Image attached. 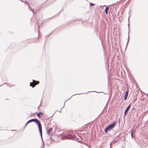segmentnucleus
<instances>
[{
  "label": "nucleus",
  "instance_id": "1",
  "mask_svg": "<svg viewBox=\"0 0 148 148\" xmlns=\"http://www.w3.org/2000/svg\"><path fill=\"white\" fill-rule=\"evenodd\" d=\"M32 122H34L38 125L39 130V132L41 136H42V127L41 123L39 120L37 119H33L29 120L26 123L25 126H26L29 123Z\"/></svg>",
  "mask_w": 148,
  "mask_h": 148
},
{
  "label": "nucleus",
  "instance_id": "2",
  "mask_svg": "<svg viewBox=\"0 0 148 148\" xmlns=\"http://www.w3.org/2000/svg\"><path fill=\"white\" fill-rule=\"evenodd\" d=\"M62 138L64 139H76V136L73 134H71L66 135H64L62 136Z\"/></svg>",
  "mask_w": 148,
  "mask_h": 148
},
{
  "label": "nucleus",
  "instance_id": "3",
  "mask_svg": "<svg viewBox=\"0 0 148 148\" xmlns=\"http://www.w3.org/2000/svg\"><path fill=\"white\" fill-rule=\"evenodd\" d=\"M116 123V122L114 121L112 124L107 126L105 130V132L107 133L108 130H110L113 128L115 125Z\"/></svg>",
  "mask_w": 148,
  "mask_h": 148
},
{
  "label": "nucleus",
  "instance_id": "4",
  "mask_svg": "<svg viewBox=\"0 0 148 148\" xmlns=\"http://www.w3.org/2000/svg\"><path fill=\"white\" fill-rule=\"evenodd\" d=\"M39 83L38 81H36L34 80H32V82H30V86H32V88L34 87L36 85H38Z\"/></svg>",
  "mask_w": 148,
  "mask_h": 148
},
{
  "label": "nucleus",
  "instance_id": "5",
  "mask_svg": "<svg viewBox=\"0 0 148 148\" xmlns=\"http://www.w3.org/2000/svg\"><path fill=\"white\" fill-rule=\"evenodd\" d=\"M44 113L42 112H40L37 113V115L38 118H40L42 117Z\"/></svg>",
  "mask_w": 148,
  "mask_h": 148
},
{
  "label": "nucleus",
  "instance_id": "6",
  "mask_svg": "<svg viewBox=\"0 0 148 148\" xmlns=\"http://www.w3.org/2000/svg\"><path fill=\"white\" fill-rule=\"evenodd\" d=\"M128 92L127 91H126L125 92V94L124 97V99L125 100H126L127 99V96L128 95Z\"/></svg>",
  "mask_w": 148,
  "mask_h": 148
},
{
  "label": "nucleus",
  "instance_id": "7",
  "mask_svg": "<svg viewBox=\"0 0 148 148\" xmlns=\"http://www.w3.org/2000/svg\"><path fill=\"white\" fill-rule=\"evenodd\" d=\"M53 130V128H50L47 130V133L48 134H49L51 131Z\"/></svg>",
  "mask_w": 148,
  "mask_h": 148
},
{
  "label": "nucleus",
  "instance_id": "8",
  "mask_svg": "<svg viewBox=\"0 0 148 148\" xmlns=\"http://www.w3.org/2000/svg\"><path fill=\"white\" fill-rule=\"evenodd\" d=\"M109 10V8L108 7H106V8L105 9V12L106 14L107 15V14H108V11Z\"/></svg>",
  "mask_w": 148,
  "mask_h": 148
},
{
  "label": "nucleus",
  "instance_id": "9",
  "mask_svg": "<svg viewBox=\"0 0 148 148\" xmlns=\"http://www.w3.org/2000/svg\"><path fill=\"white\" fill-rule=\"evenodd\" d=\"M131 106V104H130L129 106H127V107L126 108V109H125V111H128V110H129Z\"/></svg>",
  "mask_w": 148,
  "mask_h": 148
},
{
  "label": "nucleus",
  "instance_id": "10",
  "mask_svg": "<svg viewBox=\"0 0 148 148\" xmlns=\"http://www.w3.org/2000/svg\"><path fill=\"white\" fill-rule=\"evenodd\" d=\"M134 131V130H132V131H131V136L132 138H133V134Z\"/></svg>",
  "mask_w": 148,
  "mask_h": 148
},
{
  "label": "nucleus",
  "instance_id": "11",
  "mask_svg": "<svg viewBox=\"0 0 148 148\" xmlns=\"http://www.w3.org/2000/svg\"><path fill=\"white\" fill-rule=\"evenodd\" d=\"M95 4L93 3H90V5L91 6H92L93 5H94Z\"/></svg>",
  "mask_w": 148,
  "mask_h": 148
},
{
  "label": "nucleus",
  "instance_id": "12",
  "mask_svg": "<svg viewBox=\"0 0 148 148\" xmlns=\"http://www.w3.org/2000/svg\"><path fill=\"white\" fill-rule=\"evenodd\" d=\"M127 111H125V112H124V114L125 115H126L127 114Z\"/></svg>",
  "mask_w": 148,
  "mask_h": 148
}]
</instances>
